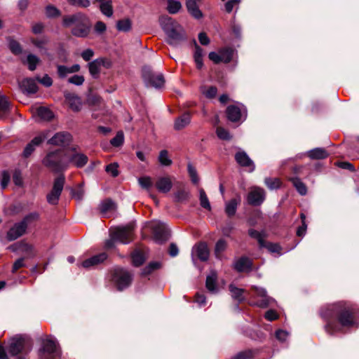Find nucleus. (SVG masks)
I'll use <instances>...</instances> for the list:
<instances>
[{"label": "nucleus", "mask_w": 359, "mask_h": 359, "mask_svg": "<svg viewBox=\"0 0 359 359\" xmlns=\"http://www.w3.org/2000/svg\"><path fill=\"white\" fill-rule=\"evenodd\" d=\"M27 228V224L22 221L15 224L7 233L8 240L14 241L18 238L25 233Z\"/></svg>", "instance_id": "nucleus-17"}, {"label": "nucleus", "mask_w": 359, "mask_h": 359, "mask_svg": "<svg viewBox=\"0 0 359 359\" xmlns=\"http://www.w3.org/2000/svg\"><path fill=\"white\" fill-rule=\"evenodd\" d=\"M248 233L252 238H254L257 240L261 247L264 246V237L260 232L257 231V230L251 229L248 231Z\"/></svg>", "instance_id": "nucleus-56"}, {"label": "nucleus", "mask_w": 359, "mask_h": 359, "mask_svg": "<svg viewBox=\"0 0 359 359\" xmlns=\"http://www.w3.org/2000/svg\"><path fill=\"white\" fill-rule=\"evenodd\" d=\"M196 50L194 53V60L196 64V67L198 69H201L203 64V50L197 44L196 42L194 41Z\"/></svg>", "instance_id": "nucleus-41"}, {"label": "nucleus", "mask_w": 359, "mask_h": 359, "mask_svg": "<svg viewBox=\"0 0 359 359\" xmlns=\"http://www.w3.org/2000/svg\"><path fill=\"white\" fill-rule=\"evenodd\" d=\"M149 227L152 230L154 239L157 243H163L168 240V233L163 223L154 221L149 224Z\"/></svg>", "instance_id": "nucleus-12"}, {"label": "nucleus", "mask_w": 359, "mask_h": 359, "mask_svg": "<svg viewBox=\"0 0 359 359\" xmlns=\"http://www.w3.org/2000/svg\"><path fill=\"white\" fill-rule=\"evenodd\" d=\"M266 193L264 189L258 187H253L250 189L248 196V203L253 206L260 205L265 200Z\"/></svg>", "instance_id": "nucleus-13"}, {"label": "nucleus", "mask_w": 359, "mask_h": 359, "mask_svg": "<svg viewBox=\"0 0 359 359\" xmlns=\"http://www.w3.org/2000/svg\"><path fill=\"white\" fill-rule=\"evenodd\" d=\"M145 260V258L142 253L139 251H135L132 254V262L135 266H139L142 265Z\"/></svg>", "instance_id": "nucleus-49"}, {"label": "nucleus", "mask_w": 359, "mask_h": 359, "mask_svg": "<svg viewBox=\"0 0 359 359\" xmlns=\"http://www.w3.org/2000/svg\"><path fill=\"white\" fill-rule=\"evenodd\" d=\"M200 92L207 98L212 99L215 97L217 93V88L215 86H201Z\"/></svg>", "instance_id": "nucleus-33"}, {"label": "nucleus", "mask_w": 359, "mask_h": 359, "mask_svg": "<svg viewBox=\"0 0 359 359\" xmlns=\"http://www.w3.org/2000/svg\"><path fill=\"white\" fill-rule=\"evenodd\" d=\"M139 185L144 189L149 190L153 185L152 179L149 176H144L137 179Z\"/></svg>", "instance_id": "nucleus-47"}, {"label": "nucleus", "mask_w": 359, "mask_h": 359, "mask_svg": "<svg viewBox=\"0 0 359 359\" xmlns=\"http://www.w3.org/2000/svg\"><path fill=\"white\" fill-rule=\"evenodd\" d=\"M142 78L147 87L161 88L164 86L165 79L161 73L154 72L149 67L142 69Z\"/></svg>", "instance_id": "nucleus-5"}, {"label": "nucleus", "mask_w": 359, "mask_h": 359, "mask_svg": "<svg viewBox=\"0 0 359 359\" xmlns=\"http://www.w3.org/2000/svg\"><path fill=\"white\" fill-rule=\"evenodd\" d=\"M191 123V115L189 113H184L175 120L174 129L181 130L188 126Z\"/></svg>", "instance_id": "nucleus-28"}, {"label": "nucleus", "mask_w": 359, "mask_h": 359, "mask_svg": "<svg viewBox=\"0 0 359 359\" xmlns=\"http://www.w3.org/2000/svg\"><path fill=\"white\" fill-rule=\"evenodd\" d=\"M71 194L75 199L81 201L84 196V190L83 187H80L77 189H72Z\"/></svg>", "instance_id": "nucleus-63"}, {"label": "nucleus", "mask_w": 359, "mask_h": 359, "mask_svg": "<svg viewBox=\"0 0 359 359\" xmlns=\"http://www.w3.org/2000/svg\"><path fill=\"white\" fill-rule=\"evenodd\" d=\"M39 61L40 60L36 55L33 54H29L27 57V62L28 65L29 69L30 71L35 70Z\"/></svg>", "instance_id": "nucleus-46"}, {"label": "nucleus", "mask_w": 359, "mask_h": 359, "mask_svg": "<svg viewBox=\"0 0 359 359\" xmlns=\"http://www.w3.org/2000/svg\"><path fill=\"white\" fill-rule=\"evenodd\" d=\"M226 242L224 239H219L215 244V255L217 259H222V252L226 250Z\"/></svg>", "instance_id": "nucleus-36"}, {"label": "nucleus", "mask_w": 359, "mask_h": 359, "mask_svg": "<svg viewBox=\"0 0 359 359\" xmlns=\"http://www.w3.org/2000/svg\"><path fill=\"white\" fill-rule=\"evenodd\" d=\"M84 80L85 79L83 76L74 75L68 79V82L76 86H81L83 83Z\"/></svg>", "instance_id": "nucleus-64"}, {"label": "nucleus", "mask_w": 359, "mask_h": 359, "mask_svg": "<svg viewBox=\"0 0 359 359\" xmlns=\"http://www.w3.org/2000/svg\"><path fill=\"white\" fill-rule=\"evenodd\" d=\"M182 8V4L177 0H168V11L171 14L177 13Z\"/></svg>", "instance_id": "nucleus-45"}, {"label": "nucleus", "mask_w": 359, "mask_h": 359, "mask_svg": "<svg viewBox=\"0 0 359 359\" xmlns=\"http://www.w3.org/2000/svg\"><path fill=\"white\" fill-rule=\"evenodd\" d=\"M48 132L45 131L41 133L39 136L35 137L25 148L23 156L25 157L29 156L34 151L35 147L39 145L45 139L48 137Z\"/></svg>", "instance_id": "nucleus-16"}, {"label": "nucleus", "mask_w": 359, "mask_h": 359, "mask_svg": "<svg viewBox=\"0 0 359 359\" xmlns=\"http://www.w3.org/2000/svg\"><path fill=\"white\" fill-rule=\"evenodd\" d=\"M39 217V214L37 212H33L26 215L22 221L27 226L28 224L37 220Z\"/></svg>", "instance_id": "nucleus-61"}, {"label": "nucleus", "mask_w": 359, "mask_h": 359, "mask_svg": "<svg viewBox=\"0 0 359 359\" xmlns=\"http://www.w3.org/2000/svg\"><path fill=\"white\" fill-rule=\"evenodd\" d=\"M100 9L102 13L108 18L113 15V8L111 5V0L105 3L100 4Z\"/></svg>", "instance_id": "nucleus-44"}, {"label": "nucleus", "mask_w": 359, "mask_h": 359, "mask_svg": "<svg viewBox=\"0 0 359 359\" xmlns=\"http://www.w3.org/2000/svg\"><path fill=\"white\" fill-rule=\"evenodd\" d=\"M60 351L55 341L47 339L43 341V348L39 353V359H60Z\"/></svg>", "instance_id": "nucleus-8"}, {"label": "nucleus", "mask_w": 359, "mask_h": 359, "mask_svg": "<svg viewBox=\"0 0 359 359\" xmlns=\"http://www.w3.org/2000/svg\"><path fill=\"white\" fill-rule=\"evenodd\" d=\"M308 156L311 159H324L328 156V153L323 148H315L308 151Z\"/></svg>", "instance_id": "nucleus-31"}, {"label": "nucleus", "mask_w": 359, "mask_h": 359, "mask_svg": "<svg viewBox=\"0 0 359 359\" xmlns=\"http://www.w3.org/2000/svg\"><path fill=\"white\" fill-rule=\"evenodd\" d=\"M160 25L168 36V41L172 46H177L185 39L184 31L182 27L169 16H162Z\"/></svg>", "instance_id": "nucleus-3"}, {"label": "nucleus", "mask_w": 359, "mask_h": 359, "mask_svg": "<svg viewBox=\"0 0 359 359\" xmlns=\"http://www.w3.org/2000/svg\"><path fill=\"white\" fill-rule=\"evenodd\" d=\"M15 250L25 254L27 257H33L34 255V248L32 245L27 243L21 242L15 244Z\"/></svg>", "instance_id": "nucleus-30"}, {"label": "nucleus", "mask_w": 359, "mask_h": 359, "mask_svg": "<svg viewBox=\"0 0 359 359\" xmlns=\"http://www.w3.org/2000/svg\"><path fill=\"white\" fill-rule=\"evenodd\" d=\"M107 258V255L105 252H102L84 260L81 265L83 268L90 269L102 263Z\"/></svg>", "instance_id": "nucleus-19"}, {"label": "nucleus", "mask_w": 359, "mask_h": 359, "mask_svg": "<svg viewBox=\"0 0 359 359\" xmlns=\"http://www.w3.org/2000/svg\"><path fill=\"white\" fill-rule=\"evenodd\" d=\"M264 183L271 190L276 189L280 186V182L278 178L267 177L264 180Z\"/></svg>", "instance_id": "nucleus-52"}, {"label": "nucleus", "mask_w": 359, "mask_h": 359, "mask_svg": "<svg viewBox=\"0 0 359 359\" xmlns=\"http://www.w3.org/2000/svg\"><path fill=\"white\" fill-rule=\"evenodd\" d=\"M65 97L69 107L73 111H80L81 109V101L79 97L71 93H65Z\"/></svg>", "instance_id": "nucleus-22"}, {"label": "nucleus", "mask_w": 359, "mask_h": 359, "mask_svg": "<svg viewBox=\"0 0 359 359\" xmlns=\"http://www.w3.org/2000/svg\"><path fill=\"white\" fill-rule=\"evenodd\" d=\"M10 181V175L9 173L4 170L1 172L0 177V184L2 189H5Z\"/></svg>", "instance_id": "nucleus-60"}, {"label": "nucleus", "mask_w": 359, "mask_h": 359, "mask_svg": "<svg viewBox=\"0 0 359 359\" xmlns=\"http://www.w3.org/2000/svg\"><path fill=\"white\" fill-rule=\"evenodd\" d=\"M158 161L163 166H169L172 163V160L169 157L168 152L166 150H162L160 151Z\"/></svg>", "instance_id": "nucleus-43"}, {"label": "nucleus", "mask_w": 359, "mask_h": 359, "mask_svg": "<svg viewBox=\"0 0 359 359\" xmlns=\"http://www.w3.org/2000/svg\"><path fill=\"white\" fill-rule=\"evenodd\" d=\"M229 290L231 292V297L233 299L238 301V302H241L242 301L244 300V297L243 295L244 290L243 289L238 288L233 285H230Z\"/></svg>", "instance_id": "nucleus-35"}, {"label": "nucleus", "mask_w": 359, "mask_h": 359, "mask_svg": "<svg viewBox=\"0 0 359 359\" xmlns=\"http://www.w3.org/2000/svg\"><path fill=\"white\" fill-rule=\"evenodd\" d=\"M9 111V102L6 97L0 95V117Z\"/></svg>", "instance_id": "nucleus-50"}, {"label": "nucleus", "mask_w": 359, "mask_h": 359, "mask_svg": "<svg viewBox=\"0 0 359 359\" xmlns=\"http://www.w3.org/2000/svg\"><path fill=\"white\" fill-rule=\"evenodd\" d=\"M28 344V340L22 336H16L11 339L8 350L11 355H16L20 353Z\"/></svg>", "instance_id": "nucleus-14"}, {"label": "nucleus", "mask_w": 359, "mask_h": 359, "mask_svg": "<svg viewBox=\"0 0 359 359\" xmlns=\"http://www.w3.org/2000/svg\"><path fill=\"white\" fill-rule=\"evenodd\" d=\"M38 116L43 120L49 121L53 118V113L48 108L41 107L37 109Z\"/></svg>", "instance_id": "nucleus-40"}, {"label": "nucleus", "mask_w": 359, "mask_h": 359, "mask_svg": "<svg viewBox=\"0 0 359 359\" xmlns=\"http://www.w3.org/2000/svg\"><path fill=\"white\" fill-rule=\"evenodd\" d=\"M72 140V136L69 133L60 132L55 134L53 137L48 140L49 144L55 146H65L68 144Z\"/></svg>", "instance_id": "nucleus-15"}, {"label": "nucleus", "mask_w": 359, "mask_h": 359, "mask_svg": "<svg viewBox=\"0 0 359 359\" xmlns=\"http://www.w3.org/2000/svg\"><path fill=\"white\" fill-rule=\"evenodd\" d=\"M233 50L230 48H222L219 50L221 62L228 63L233 57Z\"/></svg>", "instance_id": "nucleus-37"}, {"label": "nucleus", "mask_w": 359, "mask_h": 359, "mask_svg": "<svg viewBox=\"0 0 359 359\" xmlns=\"http://www.w3.org/2000/svg\"><path fill=\"white\" fill-rule=\"evenodd\" d=\"M187 170L191 182L194 184H198L199 182V178L198 177L196 168L191 163H189L187 165Z\"/></svg>", "instance_id": "nucleus-54"}, {"label": "nucleus", "mask_w": 359, "mask_h": 359, "mask_svg": "<svg viewBox=\"0 0 359 359\" xmlns=\"http://www.w3.org/2000/svg\"><path fill=\"white\" fill-rule=\"evenodd\" d=\"M62 25L69 28L72 35L79 38L88 36L91 29L89 18L81 13L64 16Z\"/></svg>", "instance_id": "nucleus-2"}, {"label": "nucleus", "mask_w": 359, "mask_h": 359, "mask_svg": "<svg viewBox=\"0 0 359 359\" xmlns=\"http://www.w3.org/2000/svg\"><path fill=\"white\" fill-rule=\"evenodd\" d=\"M106 172L109 173L112 177H116L118 175V164L111 163L106 166Z\"/></svg>", "instance_id": "nucleus-62"}, {"label": "nucleus", "mask_w": 359, "mask_h": 359, "mask_svg": "<svg viewBox=\"0 0 359 359\" xmlns=\"http://www.w3.org/2000/svg\"><path fill=\"white\" fill-rule=\"evenodd\" d=\"M226 112L228 119L231 122L243 121L247 117V109L240 103L229 105Z\"/></svg>", "instance_id": "nucleus-9"}, {"label": "nucleus", "mask_w": 359, "mask_h": 359, "mask_svg": "<svg viewBox=\"0 0 359 359\" xmlns=\"http://www.w3.org/2000/svg\"><path fill=\"white\" fill-rule=\"evenodd\" d=\"M110 231L113 234V238H116L119 243L127 244L132 241L133 225L128 224L125 226H118L111 229Z\"/></svg>", "instance_id": "nucleus-10"}, {"label": "nucleus", "mask_w": 359, "mask_h": 359, "mask_svg": "<svg viewBox=\"0 0 359 359\" xmlns=\"http://www.w3.org/2000/svg\"><path fill=\"white\" fill-rule=\"evenodd\" d=\"M160 264L158 262H151L149 263L142 271L143 276H147L151 273L154 270L158 269Z\"/></svg>", "instance_id": "nucleus-58"}, {"label": "nucleus", "mask_w": 359, "mask_h": 359, "mask_svg": "<svg viewBox=\"0 0 359 359\" xmlns=\"http://www.w3.org/2000/svg\"><path fill=\"white\" fill-rule=\"evenodd\" d=\"M235 269L238 272H248L252 270V261L246 257L238 259L233 264Z\"/></svg>", "instance_id": "nucleus-21"}, {"label": "nucleus", "mask_w": 359, "mask_h": 359, "mask_svg": "<svg viewBox=\"0 0 359 359\" xmlns=\"http://www.w3.org/2000/svg\"><path fill=\"white\" fill-rule=\"evenodd\" d=\"M57 69L59 77L64 79L69 74L78 72L80 70V65L77 64L71 67H67L65 65H57Z\"/></svg>", "instance_id": "nucleus-27"}, {"label": "nucleus", "mask_w": 359, "mask_h": 359, "mask_svg": "<svg viewBox=\"0 0 359 359\" xmlns=\"http://www.w3.org/2000/svg\"><path fill=\"white\" fill-rule=\"evenodd\" d=\"M116 28L120 32H128L131 28V22L129 19L118 20L116 23Z\"/></svg>", "instance_id": "nucleus-48"}, {"label": "nucleus", "mask_w": 359, "mask_h": 359, "mask_svg": "<svg viewBox=\"0 0 359 359\" xmlns=\"http://www.w3.org/2000/svg\"><path fill=\"white\" fill-rule=\"evenodd\" d=\"M46 15L48 18H56L60 15L61 13L59 9L53 5H48L45 8Z\"/></svg>", "instance_id": "nucleus-51"}, {"label": "nucleus", "mask_w": 359, "mask_h": 359, "mask_svg": "<svg viewBox=\"0 0 359 359\" xmlns=\"http://www.w3.org/2000/svg\"><path fill=\"white\" fill-rule=\"evenodd\" d=\"M276 338L280 342H285L289 337V332L286 330L279 329L275 333Z\"/></svg>", "instance_id": "nucleus-59"}, {"label": "nucleus", "mask_w": 359, "mask_h": 359, "mask_svg": "<svg viewBox=\"0 0 359 359\" xmlns=\"http://www.w3.org/2000/svg\"><path fill=\"white\" fill-rule=\"evenodd\" d=\"M217 137L222 140H230L231 136L229 131L222 127H218L216 129Z\"/></svg>", "instance_id": "nucleus-55"}, {"label": "nucleus", "mask_w": 359, "mask_h": 359, "mask_svg": "<svg viewBox=\"0 0 359 359\" xmlns=\"http://www.w3.org/2000/svg\"><path fill=\"white\" fill-rule=\"evenodd\" d=\"M65 183V177L63 175L58 176L54 180L52 189L46 196L47 202L50 205H55L58 203Z\"/></svg>", "instance_id": "nucleus-7"}, {"label": "nucleus", "mask_w": 359, "mask_h": 359, "mask_svg": "<svg viewBox=\"0 0 359 359\" xmlns=\"http://www.w3.org/2000/svg\"><path fill=\"white\" fill-rule=\"evenodd\" d=\"M236 162L242 167L249 168V172H253L255 169L254 162L250 158L248 155L243 151H238L235 155Z\"/></svg>", "instance_id": "nucleus-18"}, {"label": "nucleus", "mask_w": 359, "mask_h": 359, "mask_svg": "<svg viewBox=\"0 0 359 359\" xmlns=\"http://www.w3.org/2000/svg\"><path fill=\"white\" fill-rule=\"evenodd\" d=\"M124 142V135L122 131H118L116 136L111 140V144L114 147H120L123 144Z\"/></svg>", "instance_id": "nucleus-53"}, {"label": "nucleus", "mask_w": 359, "mask_h": 359, "mask_svg": "<svg viewBox=\"0 0 359 359\" xmlns=\"http://www.w3.org/2000/svg\"><path fill=\"white\" fill-rule=\"evenodd\" d=\"M254 289L256 292V294L262 297V299L258 302L256 304L259 307H267L268 306L271 305L273 302H275V300L267 296L266 290L264 288L262 287H254Z\"/></svg>", "instance_id": "nucleus-20"}, {"label": "nucleus", "mask_w": 359, "mask_h": 359, "mask_svg": "<svg viewBox=\"0 0 359 359\" xmlns=\"http://www.w3.org/2000/svg\"><path fill=\"white\" fill-rule=\"evenodd\" d=\"M254 356V351L246 350L237 353L232 359H250Z\"/></svg>", "instance_id": "nucleus-57"}, {"label": "nucleus", "mask_w": 359, "mask_h": 359, "mask_svg": "<svg viewBox=\"0 0 359 359\" xmlns=\"http://www.w3.org/2000/svg\"><path fill=\"white\" fill-rule=\"evenodd\" d=\"M321 316L327 322L325 325L326 331L332 334L339 330L335 327L332 320L337 316L338 321L341 327H352L357 325L358 323L351 309L342 302L329 304L322 308Z\"/></svg>", "instance_id": "nucleus-1"}, {"label": "nucleus", "mask_w": 359, "mask_h": 359, "mask_svg": "<svg viewBox=\"0 0 359 359\" xmlns=\"http://www.w3.org/2000/svg\"><path fill=\"white\" fill-rule=\"evenodd\" d=\"M133 280L132 274L122 268H116L114 270L112 280L117 290L122 291L128 287Z\"/></svg>", "instance_id": "nucleus-6"}, {"label": "nucleus", "mask_w": 359, "mask_h": 359, "mask_svg": "<svg viewBox=\"0 0 359 359\" xmlns=\"http://www.w3.org/2000/svg\"><path fill=\"white\" fill-rule=\"evenodd\" d=\"M193 255H195L200 260L205 262L209 258V250L206 244L200 243L193 248Z\"/></svg>", "instance_id": "nucleus-23"}, {"label": "nucleus", "mask_w": 359, "mask_h": 359, "mask_svg": "<svg viewBox=\"0 0 359 359\" xmlns=\"http://www.w3.org/2000/svg\"><path fill=\"white\" fill-rule=\"evenodd\" d=\"M156 187L160 192L168 193L172 189V182L169 177H161L157 180Z\"/></svg>", "instance_id": "nucleus-24"}, {"label": "nucleus", "mask_w": 359, "mask_h": 359, "mask_svg": "<svg viewBox=\"0 0 359 359\" xmlns=\"http://www.w3.org/2000/svg\"><path fill=\"white\" fill-rule=\"evenodd\" d=\"M99 62L98 60L95 59L88 63L89 72L90 75L95 79L98 78L100 72L101 67Z\"/></svg>", "instance_id": "nucleus-34"}, {"label": "nucleus", "mask_w": 359, "mask_h": 359, "mask_svg": "<svg viewBox=\"0 0 359 359\" xmlns=\"http://www.w3.org/2000/svg\"><path fill=\"white\" fill-rule=\"evenodd\" d=\"M100 209L102 213L107 214L115 210L116 204L112 200L108 198L100 203Z\"/></svg>", "instance_id": "nucleus-32"}, {"label": "nucleus", "mask_w": 359, "mask_h": 359, "mask_svg": "<svg viewBox=\"0 0 359 359\" xmlns=\"http://www.w3.org/2000/svg\"><path fill=\"white\" fill-rule=\"evenodd\" d=\"M217 280V273L214 271H211L206 278L205 287L207 290L212 294H216L218 292Z\"/></svg>", "instance_id": "nucleus-25"}, {"label": "nucleus", "mask_w": 359, "mask_h": 359, "mask_svg": "<svg viewBox=\"0 0 359 359\" xmlns=\"http://www.w3.org/2000/svg\"><path fill=\"white\" fill-rule=\"evenodd\" d=\"M190 197V192L186 189H180L174 194V200L176 202H184Z\"/></svg>", "instance_id": "nucleus-38"}, {"label": "nucleus", "mask_w": 359, "mask_h": 359, "mask_svg": "<svg viewBox=\"0 0 359 359\" xmlns=\"http://www.w3.org/2000/svg\"><path fill=\"white\" fill-rule=\"evenodd\" d=\"M199 201L200 205L202 208L207 209L208 210H211V205L208 198L203 189H199Z\"/></svg>", "instance_id": "nucleus-42"}, {"label": "nucleus", "mask_w": 359, "mask_h": 359, "mask_svg": "<svg viewBox=\"0 0 359 359\" xmlns=\"http://www.w3.org/2000/svg\"><path fill=\"white\" fill-rule=\"evenodd\" d=\"M241 203V197L232 198L225 203V212L229 217L233 216L237 210L238 205Z\"/></svg>", "instance_id": "nucleus-29"}, {"label": "nucleus", "mask_w": 359, "mask_h": 359, "mask_svg": "<svg viewBox=\"0 0 359 359\" xmlns=\"http://www.w3.org/2000/svg\"><path fill=\"white\" fill-rule=\"evenodd\" d=\"M43 163L55 172L65 170L67 169L65 152L62 150L49 152L43 159Z\"/></svg>", "instance_id": "nucleus-4"}, {"label": "nucleus", "mask_w": 359, "mask_h": 359, "mask_svg": "<svg viewBox=\"0 0 359 359\" xmlns=\"http://www.w3.org/2000/svg\"><path fill=\"white\" fill-rule=\"evenodd\" d=\"M20 87L24 93L27 94H34L38 90V86L36 80L33 79H24L20 85Z\"/></svg>", "instance_id": "nucleus-26"}, {"label": "nucleus", "mask_w": 359, "mask_h": 359, "mask_svg": "<svg viewBox=\"0 0 359 359\" xmlns=\"http://www.w3.org/2000/svg\"><path fill=\"white\" fill-rule=\"evenodd\" d=\"M292 184L296 188L297 191L302 195L304 196L307 193V189L305 184L298 177H294L291 180Z\"/></svg>", "instance_id": "nucleus-39"}, {"label": "nucleus", "mask_w": 359, "mask_h": 359, "mask_svg": "<svg viewBox=\"0 0 359 359\" xmlns=\"http://www.w3.org/2000/svg\"><path fill=\"white\" fill-rule=\"evenodd\" d=\"M67 157V168L70 163L74 164L77 168H82L88 163V157L86 155L78 153L74 150L65 151Z\"/></svg>", "instance_id": "nucleus-11"}]
</instances>
